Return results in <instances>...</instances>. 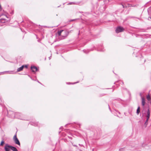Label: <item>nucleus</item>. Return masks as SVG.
Listing matches in <instances>:
<instances>
[{
  "label": "nucleus",
  "instance_id": "0eeeda50",
  "mask_svg": "<svg viewBox=\"0 0 151 151\" xmlns=\"http://www.w3.org/2000/svg\"><path fill=\"white\" fill-rule=\"evenodd\" d=\"M31 68L32 71L34 72H35L38 70V69L35 66H31Z\"/></svg>",
  "mask_w": 151,
  "mask_h": 151
},
{
  "label": "nucleus",
  "instance_id": "2f4dec72",
  "mask_svg": "<svg viewBox=\"0 0 151 151\" xmlns=\"http://www.w3.org/2000/svg\"><path fill=\"white\" fill-rule=\"evenodd\" d=\"M150 9V8L148 9V11H149V10Z\"/></svg>",
  "mask_w": 151,
  "mask_h": 151
},
{
  "label": "nucleus",
  "instance_id": "f03ea898",
  "mask_svg": "<svg viewBox=\"0 0 151 151\" xmlns=\"http://www.w3.org/2000/svg\"><path fill=\"white\" fill-rule=\"evenodd\" d=\"M8 113L9 117L12 118L15 117L17 118H20V117L17 116L18 114H20L19 113H15L14 112L11 111H9Z\"/></svg>",
  "mask_w": 151,
  "mask_h": 151
},
{
  "label": "nucleus",
  "instance_id": "ddd939ff",
  "mask_svg": "<svg viewBox=\"0 0 151 151\" xmlns=\"http://www.w3.org/2000/svg\"><path fill=\"white\" fill-rule=\"evenodd\" d=\"M104 48H103V47H101V48H98L97 49V50L100 51H102L103 52L104 51Z\"/></svg>",
  "mask_w": 151,
  "mask_h": 151
},
{
  "label": "nucleus",
  "instance_id": "5701e85b",
  "mask_svg": "<svg viewBox=\"0 0 151 151\" xmlns=\"http://www.w3.org/2000/svg\"><path fill=\"white\" fill-rule=\"evenodd\" d=\"M40 39H39L38 40V41L39 42H40Z\"/></svg>",
  "mask_w": 151,
  "mask_h": 151
},
{
  "label": "nucleus",
  "instance_id": "dca6fc26",
  "mask_svg": "<svg viewBox=\"0 0 151 151\" xmlns=\"http://www.w3.org/2000/svg\"><path fill=\"white\" fill-rule=\"evenodd\" d=\"M19 114H18V115H17V116H18L19 117H20V118H19V119H22V114L21 113H19Z\"/></svg>",
  "mask_w": 151,
  "mask_h": 151
},
{
  "label": "nucleus",
  "instance_id": "c756f323",
  "mask_svg": "<svg viewBox=\"0 0 151 151\" xmlns=\"http://www.w3.org/2000/svg\"><path fill=\"white\" fill-rule=\"evenodd\" d=\"M129 1H132V0H129Z\"/></svg>",
  "mask_w": 151,
  "mask_h": 151
},
{
  "label": "nucleus",
  "instance_id": "1a4fd4ad",
  "mask_svg": "<svg viewBox=\"0 0 151 151\" xmlns=\"http://www.w3.org/2000/svg\"><path fill=\"white\" fill-rule=\"evenodd\" d=\"M145 104V100L143 97H142V104L143 106H144Z\"/></svg>",
  "mask_w": 151,
  "mask_h": 151
},
{
  "label": "nucleus",
  "instance_id": "4be33fe9",
  "mask_svg": "<svg viewBox=\"0 0 151 151\" xmlns=\"http://www.w3.org/2000/svg\"><path fill=\"white\" fill-rule=\"evenodd\" d=\"M24 67H25L26 68H27V65H24Z\"/></svg>",
  "mask_w": 151,
  "mask_h": 151
},
{
  "label": "nucleus",
  "instance_id": "7c9ffc66",
  "mask_svg": "<svg viewBox=\"0 0 151 151\" xmlns=\"http://www.w3.org/2000/svg\"><path fill=\"white\" fill-rule=\"evenodd\" d=\"M122 83L123 84H124V82L123 81H122Z\"/></svg>",
  "mask_w": 151,
  "mask_h": 151
},
{
  "label": "nucleus",
  "instance_id": "cd10ccee",
  "mask_svg": "<svg viewBox=\"0 0 151 151\" xmlns=\"http://www.w3.org/2000/svg\"><path fill=\"white\" fill-rule=\"evenodd\" d=\"M4 16L5 17H7H7L6 16V15H4Z\"/></svg>",
  "mask_w": 151,
  "mask_h": 151
},
{
  "label": "nucleus",
  "instance_id": "39448f33",
  "mask_svg": "<svg viewBox=\"0 0 151 151\" xmlns=\"http://www.w3.org/2000/svg\"><path fill=\"white\" fill-rule=\"evenodd\" d=\"M124 30V29L123 27L119 26L116 28L115 31L116 33H118L123 31Z\"/></svg>",
  "mask_w": 151,
  "mask_h": 151
},
{
  "label": "nucleus",
  "instance_id": "72a5a7b5",
  "mask_svg": "<svg viewBox=\"0 0 151 151\" xmlns=\"http://www.w3.org/2000/svg\"><path fill=\"white\" fill-rule=\"evenodd\" d=\"M74 146H75V147H76V145H74Z\"/></svg>",
  "mask_w": 151,
  "mask_h": 151
},
{
  "label": "nucleus",
  "instance_id": "f704fd0d",
  "mask_svg": "<svg viewBox=\"0 0 151 151\" xmlns=\"http://www.w3.org/2000/svg\"><path fill=\"white\" fill-rule=\"evenodd\" d=\"M150 18H151V17Z\"/></svg>",
  "mask_w": 151,
  "mask_h": 151
},
{
  "label": "nucleus",
  "instance_id": "9d476101",
  "mask_svg": "<svg viewBox=\"0 0 151 151\" xmlns=\"http://www.w3.org/2000/svg\"><path fill=\"white\" fill-rule=\"evenodd\" d=\"M24 65H23L20 67L18 68L17 69V71L18 72H20V71H22V70L24 68Z\"/></svg>",
  "mask_w": 151,
  "mask_h": 151
},
{
  "label": "nucleus",
  "instance_id": "20e7f679",
  "mask_svg": "<svg viewBox=\"0 0 151 151\" xmlns=\"http://www.w3.org/2000/svg\"><path fill=\"white\" fill-rule=\"evenodd\" d=\"M13 139L16 144H17L19 146L20 145V144L19 141L17 137L16 133L15 134L14 136Z\"/></svg>",
  "mask_w": 151,
  "mask_h": 151
},
{
  "label": "nucleus",
  "instance_id": "6e6552de",
  "mask_svg": "<svg viewBox=\"0 0 151 151\" xmlns=\"http://www.w3.org/2000/svg\"><path fill=\"white\" fill-rule=\"evenodd\" d=\"M3 73L9 74H14L15 73L13 71H6L3 72Z\"/></svg>",
  "mask_w": 151,
  "mask_h": 151
},
{
  "label": "nucleus",
  "instance_id": "9b49d317",
  "mask_svg": "<svg viewBox=\"0 0 151 151\" xmlns=\"http://www.w3.org/2000/svg\"><path fill=\"white\" fill-rule=\"evenodd\" d=\"M146 98L147 100L149 101H150L151 99L150 95L149 94L146 96Z\"/></svg>",
  "mask_w": 151,
  "mask_h": 151
},
{
  "label": "nucleus",
  "instance_id": "412c9836",
  "mask_svg": "<svg viewBox=\"0 0 151 151\" xmlns=\"http://www.w3.org/2000/svg\"><path fill=\"white\" fill-rule=\"evenodd\" d=\"M139 95H140V96L141 97V99H142V93H139Z\"/></svg>",
  "mask_w": 151,
  "mask_h": 151
},
{
  "label": "nucleus",
  "instance_id": "2eb2a0df",
  "mask_svg": "<svg viewBox=\"0 0 151 151\" xmlns=\"http://www.w3.org/2000/svg\"><path fill=\"white\" fill-rule=\"evenodd\" d=\"M140 112V108L139 106L137 109V114H138Z\"/></svg>",
  "mask_w": 151,
  "mask_h": 151
},
{
  "label": "nucleus",
  "instance_id": "c85d7f7f",
  "mask_svg": "<svg viewBox=\"0 0 151 151\" xmlns=\"http://www.w3.org/2000/svg\"><path fill=\"white\" fill-rule=\"evenodd\" d=\"M78 82H76V83H73V84L76 83H78Z\"/></svg>",
  "mask_w": 151,
  "mask_h": 151
},
{
  "label": "nucleus",
  "instance_id": "f3484780",
  "mask_svg": "<svg viewBox=\"0 0 151 151\" xmlns=\"http://www.w3.org/2000/svg\"><path fill=\"white\" fill-rule=\"evenodd\" d=\"M4 144V141L2 140L1 142V143L0 144V146H3V145Z\"/></svg>",
  "mask_w": 151,
  "mask_h": 151
},
{
  "label": "nucleus",
  "instance_id": "f8f14e48",
  "mask_svg": "<svg viewBox=\"0 0 151 151\" xmlns=\"http://www.w3.org/2000/svg\"><path fill=\"white\" fill-rule=\"evenodd\" d=\"M0 20L1 22H2V23H4L5 22L6 19L5 18H0Z\"/></svg>",
  "mask_w": 151,
  "mask_h": 151
},
{
  "label": "nucleus",
  "instance_id": "4468645a",
  "mask_svg": "<svg viewBox=\"0 0 151 151\" xmlns=\"http://www.w3.org/2000/svg\"><path fill=\"white\" fill-rule=\"evenodd\" d=\"M31 124L34 126H37L38 125V122H32Z\"/></svg>",
  "mask_w": 151,
  "mask_h": 151
},
{
  "label": "nucleus",
  "instance_id": "7ed1b4c3",
  "mask_svg": "<svg viewBox=\"0 0 151 151\" xmlns=\"http://www.w3.org/2000/svg\"><path fill=\"white\" fill-rule=\"evenodd\" d=\"M145 115L147 118L144 124L145 127H146L148 124V121L149 119L150 118V111L149 109H148L146 112V113L145 114Z\"/></svg>",
  "mask_w": 151,
  "mask_h": 151
},
{
  "label": "nucleus",
  "instance_id": "bb28decb",
  "mask_svg": "<svg viewBox=\"0 0 151 151\" xmlns=\"http://www.w3.org/2000/svg\"><path fill=\"white\" fill-rule=\"evenodd\" d=\"M70 83H67V84H70Z\"/></svg>",
  "mask_w": 151,
  "mask_h": 151
},
{
  "label": "nucleus",
  "instance_id": "423d86ee",
  "mask_svg": "<svg viewBox=\"0 0 151 151\" xmlns=\"http://www.w3.org/2000/svg\"><path fill=\"white\" fill-rule=\"evenodd\" d=\"M66 32V31L62 30H61L60 31H58V34L59 36L61 35L63 36H65L64 35H63V33H65Z\"/></svg>",
  "mask_w": 151,
  "mask_h": 151
},
{
  "label": "nucleus",
  "instance_id": "6ab92c4d",
  "mask_svg": "<svg viewBox=\"0 0 151 151\" xmlns=\"http://www.w3.org/2000/svg\"><path fill=\"white\" fill-rule=\"evenodd\" d=\"M122 6L123 8H127V7H129V6H127L125 4H122Z\"/></svg>",
  "mask_w": 151,
  "mask_h": 151
},
{
  "label": "nucleus",
  "instance_id": "b1692460",
  "mask_svg": "<svg viewBox=\"0 0 151 151\" xmlns=\"http://www.w3.org/2000/svg\"><path fill=\"white\" fill-rule=\"evenodd\" d=\"M83 51L84 52H85L86 51L85 50H83Z\"/></svg>",
  "mask_w": 151,
  "mask_h": 151
},
{
  "label": "nucleus",
  "instance_id": "aec40b11",
  "mask_svg": "<svg viewBox=\"0 0 151 151\" xmlns=\"http://www.w3.org/2000/svg\"><path fill=\"white\" fill-rule=\"evenodd\" d=\"M124 148H121L119 149V151H124Z\"/></svg>",
  "mask_w": 151,
  "mask_h": 151
},
{
  "label": "nucleus",
  "instance_id": "a211bd4d",
  "mask_svg": "<svg viewBox=\"0 0 151 151\" xmlns=\"http://www.w3.org/2000/svg\"><path fill=\"white\" fill-rule=\"evenodd\" d=\"M72 4H77V3H76L75 2H71L68 4H69V5Z\"/></svg>",
  "mask_w": 151,
  "mask_h": 151
},
{
  "label": "nucleus",
  "instance_id": "f257e3e1",
  "mask_svg": "<svg viewBox=\"0 0 151 151\" xmlns=\"http://www.w3.org/2000/svg\"><path fill=\"white\" fill-rule=\"evenodd\" d=\"M4 148L5 151H9L10 149L13 151H18L15 147L9 145L8 144H6Z\"/></svg>",
  "mask_w": 151,
  "mask_h": 151
},
{
  "label": "nucleus",
  "instance_id": "473e14b6",
  "mask_svg": "<svg viewBox=\"0 0 151 151\" xmlns=\"http://www.w3.org/2000/svg\"><path fill=\"white\" fill-rule=\"evenodd\" d=\"M38 82L39 83H40L39 81H38Z\"/></svg>",
  "mask_w": 151,
  "mask_h": 151
},
{
  "label": "nucleus",
  "instance_id": "a878e982",
  "mask_svg": "<svg viewBox=\"0 0 151 151\" xmlns=\"http://www.w3.org/2000/svg\"><path fill=\"white\" fill-rule=\"evenodd\" d=\"M75 20V19H72V20H71L70 21H74Z\"/></svg>",
  "mask_w": 151,
  "mask_h": 151
},
{
  "label": "nucleus",
  "instance_id": "393cba45",
  "mask_svg": "<svg viewBox=\"0 0 151 151\" xmlns=\"http://www.w3.org/2000/svg\"><path fill=\"white\" fill-rule=\"evenodd\" d=\"M117 112L118 113H119V114H120V112H119L118 111H117Z\"/></svg>",
  "mask_w": 151,
  "mask_h": 151
}]
</instances>
